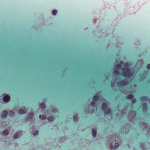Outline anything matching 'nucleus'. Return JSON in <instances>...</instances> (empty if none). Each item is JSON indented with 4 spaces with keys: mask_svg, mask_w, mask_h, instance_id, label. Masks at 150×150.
I'll list each match as a JSON object with an SVG mask.
<instances>
[{
    "mask_svg": "<svg viewBox=\"0 0 150 150\" xmlns=\"http://www.w3.org/2000/svg\"><path fill=\"white\" fill-rule=\"evenodd\" d=\"M123 72L122 75L125 77H129L132 75V74L130 72H128L130 71L128 68L124 69H123Z\"/></svg>",
    "mask_w": 150,
    "mask_h": 150,
    "instance_id": "f257e3e1",
    "label": "nucleus"
},
{
    "mask_svg": "<svg viewBox=\"0 0 150 150\" xmlns=\"http://www.w3.org/2000/svg\"><path fill=\"white\" fill-rule=\"evenodd\" d=\"M112 143H111L110 144V148L111 149H115L117 148L119 146V144L117 143L114 144V146L112 145Z\"/></svg>",
    "mask_w": 150,
    "mask_h": 150,
    "instance_id": "7ed1b4c3",
    "label": "nucleus"
},
{
    "mask_svg": "<svg viewBox=\"0 0 150 150\" xmlns=\"http://www.w3.org/2000/svg\"><path fill=\"white\" fill-rule=\"evenodd\" d=\"M39 118L40 119L45 120L46 119V116L45 115H40L39 116Z\"/></svg>",
    "mask_w": 150,
    "mask_h": 150,
    "instance_id": "dca6fc26",
    "label": "nucleus"
},
{
    "mask_svg": "<svg viewBox=\"0 0 150 150\" xmlns=\"http://www.w3.org/2000/svg\"><path fill=\"white\" fill-rule=\"evenodd\" d=\"M45 105L44 103H42L40 105L41 108L42 109H44L45 108Z\"/></svg>",
    "mask_w": 150,
    "mask_h": 150,
    "instance_id": "aec40b11",
    "label": "nucleus"
},
{
    "mask_svg": "<svg viewBox=\"0 0 150 150\" xmlns=\"http://www.w3.org/2000/svg\"><path fill=\"white\" fill-rule=\"evenodd\" d=\"M120 83L122 85H124L127 84L126 82L124 81H122L120 82Z\"/></svg>",
    "mask_w": 150,
    "mask_h": 150,
    "instance_id": "b1692460",
    "label": "nucleus"
},
{
    "mask_svg": "<svg viewBox=\"0 0 150 150\" xmlns=\"http://www.w3.org/2000/svg\"><path fill=\"white\" fill-rule=\"evenodd\" d=\"M73 119L74 121H77L78 120L77 116H74L73 117Z\"/></svg>",
    "mask_w": 150,
    "mask_h": 150,
    "instance_id": "393cba45",
    "label": "nucleus"
},
{
    "mask_svg": "<svg viewBox=\"0 0 150 150\" xmlns=\"http://www.w3.org/2000/svg\"><path fill=\"white\" fill-rule=\"evenodd\" d=\"M53 110H52V112H54V111H53Z\"/></svg>",
    "mask_w": 150,
    "mask_h": 150,
    "instance_id": "c756f323",
    "label": "nucleus"
},
{
    "mask_svg": "<svg viewBox=\"0 0 150 150\" xmlns=\"http://www.w3.org/2000/svg\"><path fill=\"white\" fill-rule=\"evenodd\" d=\"M15 112L13 111H11L9 113V115L10 116H13L15 115Z\"/></svg>",
    "mask_w": 150,
    "mask_h": 150,
    "instance_id": "f3484780",
    "label": "nucleus"
},
{
    "mask_svg": "<svg viewBox=\"0 0 150 150\" xmlns=\"http://www.w3.org/2000/svg\"><path fill=\"white\" fill-rule=\"evenodd\" d=\"M133 97L134 96L132 94H129L128 95L127 97V98L128 99H132L133 98Z\"/></svg>",
    "mask_w": 150,
    "mask_h": 150,
    "instance_id": "9d476101",
    "label": "nucleus"
},
{
    "mask_svg": "<svg viewBox=\"0 0 150 150\" xmlns=\"http://www.w3.org/2000/svg\"><path fill=\"white\" fill-rule=\"evenodd\" d=\"M22 134V132L21 131H19L18 132H16L13 136V137L14 139L17 138L19 135Z\"/></svg>",
    "mask_w": 150,
    "mask_h": 150,
    "instance_id": "20e7f679",
    "label": "nucleus"
},
{
    "mask_svg": "<svg viewBox=\"0 0 150 150\" xmlns=\"http://www.w3.org/2000/svg\"><path fill=\"white\" fill-rule=\"evenodd\" d=\"M107 107V105L105 103H103L102 105V109L103 110H105V109Z\"/></svg>",
    "mask_w": 150,
    "mask_h": 150,
    "instance_id": "0eeeda50",
    "label": "nucleus"
},
{
    "mask_svg": "<svg viewBox=\"0 0 150 150\" xmlns=\"http://www.w3.org/2000/svg\"><path fill=\"white\" fill-rule=\"evenodd\" d=\"M57 13V11L56 10H53L52 11V13L53 15H55Z\"/></svg>",
    "mask_w": 150,
    "mask_h": 150,
    "instance_id": "5701e85b",
    "label": "nucleus"
},
{
    "mask_svg": "<svg viewBox=\"0 0 150 150\" xmlns=\"http://www.w3.org/2000/svg\"><path fill=\"white\" fill-rule=\"evenodd\" d=\"M147 68L148 69H150V64H149L147 65Z\"/></svg>",
    "mask_w": 150,
    "mask_h": 150,
    "instance_id": "cd10ccee",
    "label": "nucleus"
},
{
    "mask_svg": "<svg viewBox=\"0 0 150 150\" xmlns=\"http://www.w3.org/2000/svg\"><path fill=\"white\" fill-rule=\"evenodd\" d=\"M136 102V100L135 99H134L132 100V103H134Z\"/></svg>",
    "mask_w": 150,
    "mask_h": 150,
    "instance_id": "c85d7f7f",
    "label": "nucleus"
},
{
    "mask_svg": "<svg viewBox=\"0 0 150 150\" xmlns=\"http://www.w3.org/2000/svg\"><path fill=\"white\" fill-rule=\"evenodd\" d=\"M47 119L50 122H52L54 119V117L53 116H49L48 117Z\"/></svg>",
    "mask_w": 150,
    "mask_h": 150,
    "instance_id": "6e6552de",
    "label": "nucleus"
},
{
    "mask_svg": "<svg viewBox=\"0 0 150 150\" xmlns=\"http://www.w3.org/2000/svg\"><path fill=\"white\" fill-rule=\"evenodd\" d=\"M105 113L107 115L110 114L111 113V111L109 109H107L105 110Z\"/></svg>",
    "mask_w": 150,
    "mask_h": 150,
    "instance_id": "2eb2a0df",
    "label": "nucleus"
},
{
    "mask_svg": "<svg viewBox=\"0 0 150 150\" xmlns=\"http://www.w3.org/2000/svg\"><path fill=\"white\" fill-rule=\"evenodd\" d=\"M33 113H31L29 115L28 118L30 119H32L33 117Z\"/></svg>",
    "mask_w": 150,
    "mask_h": 150,
    "instance_id": "f8f14e48",
    "label": "nucleus"
},
{
    "mask_svg": "<svg viewBox=\"0 0 150 150\" xmlns=\"http://www.w3.org/2000/svg\"><path fill=\"white\" fill-rule=\"evenodd\" d=\"M10 99V97L8 95L5 96L3 98L4 101L5 102H8L9 101Z\"/></svg>",
    "mask_w": 150,
    "mask_h": 150,
    "instance_id": "f03ea898",
    "label": "nucleus"
},
{
    "mask_svg": "<svg viewBox=\"0 0 150 150\" xmlns=\"http://www.w3.org/2000/svg\"><path fill=\"white\" fill-rule=\"evenodd\" d=\"M142 107L145 110H146L147 109V105L146 103H144L142 105Z\"/></svg>",
    "mask_w": 150,
    "mask_h": 150,
    "instance_id": "ddd939ff",
    "label": "nucleus"
},
{
    "mask_svg": "<svg viewBox=\"0 0 150 150\" xmlns=\"http://www.w3.org/2000/svg\"><path fill=\"white\" fill-rule=\"evenodd\" d=\"M92 133L93 136L94 137H96V131L94 129H93L92 130Z\"/></svg>",
    "mask_w": 150,
    "mask_h": 150,
    "instance_id": "4468645a",
    "label": "nucleus"
},
{
    "mask_svg": "<svg viewBox=\"0 0 150 150\" xmlns=\"http://www.w3.org/2000/svg\"><path fill=\"white\" fill-rule=\"evenodd\" d=\"M141 100L142 101H147L148 100V98L146 96H143L140 97Z\"/></svg>",
    "mask_w": 150,
    "mask_h": 150,
    "instance_id": "39448f33",
    "label": "nucleus"
},
{
    "mask_svg": "<svg viewBox=\"0 0 150 150\" xmlns=\"http://www.w3.org/2000/svg\"><path fill=\"white\" fill-rule=\"evenodd\" d=\"M33 134L34 135H37L38 134V132L36 129H34L33 131Z\"/></svg>",
    "mask_w": 150,
    "mask_h": 150,
    "instance_id": "9b49d317",
    "label": "nucleus"
},
{
    "mask_svg": "<svg viewBox=\"0 0 150 150\" xmlns=\"http://www.w3.org/2000/svg\"><path fill=\"white\" fill-rule=\"evenodd\" d=\"M99 98L98 96L97 95L93 97V100L95 101H97Z\"/></svg>",
    "mask_w": 150,
    "mask_h": 150,
    "instance_id": "6ab92c4d",
    "label": "nucleus"
},
{
    "mask_svg": "<svg viewBox=\"0 0 150 150\" xmlns=\"http://www.w3.org/2000/svg\"><path fill=\"white\" fill-rule=\"evenodd\" d=\"M116 67H117V69L118 70L120 69L122 67V66L120 64H117L116 65Z\"/></svg>",
    "mask_w": 150,
    "mask_h": 150,
    "instance_id": "4be33fe9",
    "label": "nucleus"
},
{
    "mask_svg": "<svg viewBox=\"0 0 150 150\" xmlns=\"http://www.w3.org/2000/svg\"><path fill=\"white\" fill-rule=\"evenodd\" d=\"M112 140H113V142L114 140H115V142L116 141V140H115V139L114 137L113 136H111V137H110L109 139H108V141H112Z\"/></svg>",
    "mask_w": 150,
    "mask_h": 150,
    "instance_id": "a211bd4d",
    "label": "nucleus"
},
{
    "mask_svg": "<svg viewBox=\"0 0 150 150\" xmlns=\"http://www.w3.org/2000/svg\"><path fill=\"white\" fill-rule=\"evenodd\" d=\"M115 73L117 75H118L119 74V71L117 70H115L114 71Z\"/></svg>",
    "mask_w": 150,
    "mask_h": 150,
    "instance_id": "a878e982",
    "label": "nucleus"
},
{
    "mask_svg": "<svg viewBox=\"0 0 150 150\" xmlns=\"http://www.w3.org/2000/svg\"><path fill=\"white\" fill-rule=\"evenodd\" d=\"M25 110H24L23 109H22L21 110H19L18 113L20 115H23L25 113Z\"/></svg>",
    "mask_w": 150,
    "mask_h": 150,
    "instance_id": "423d86ee",
    "label": "nucleus"
},
{
    "mask_svg": "<svg viewBox=\"0 0 150 150\" xmlns=\"http://www.w3.org/2000/svg\"><path fill=\"white\" fill-rule=\"evenodd\" d=\"M8 115V112L6 111H4L2 113V116L3 117H6Z\"/></svg>",
    "mask_w": 150,
    "mask_h": 150,
    "instance_id": "1a4fd4ad",
    "label": "nucleus"
},
{
    "mask_svg": "<svg viewBox=\"0 0 150 150\" xmlns=\"http://www.w3.org/2000/svg\"><path fill=\"white\" fill-rule=\"evenodd\" d=\"M3 133L5 135H7L8 134V130L5 129Z\"/></svg>",
    "mask_w": 150,
    "mask_h": 150,
    "instance_id": "412c9836",
    "label": "nucleus"
},
{
    "mask_svg": "<svg viewBox=\"0 0 150 150\" xmlns=\"http://www.w3.org/2000/svg\"><path fill=\"white\" fill-rule=\"evenodd\" d=\"M96 103L94 101H92L91 103V105L92 106H94L95 105Z\"/></svg>",
    "mask_w": 150,
    "mask_h": 150,
    "instance_id": "bb28decb",
    "label": "nucleus"
}]
</instances>
